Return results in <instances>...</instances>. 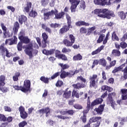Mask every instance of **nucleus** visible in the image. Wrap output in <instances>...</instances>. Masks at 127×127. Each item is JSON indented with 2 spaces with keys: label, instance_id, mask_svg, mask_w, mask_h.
<instances>
[{
  "label": "nucleus",
  "instance_id": "1",
  "mask_svg": "<svg viewBox=\"0 0 127 127\" xmlns=\"http://www.w3.org/2000/svg\"><path fill=\"white\" fill-rule=\"evenodd\" d=\"M92 12L97 15L99 17L102 18H108V19H111V16L115 17V13L114 12L109 10L108 9H95Z\"/></svg>",
  "mask_w": 127,
  "mask_h": 127
},
{
  "label": "nucleus",
  "instance_id": "2",
  "mask_svg": "<svg viewBox=\"0 0 127 127\" xmlns=\"http://www.w3.org/2000/svg\"><path fill=\"white\" fill-rule=\"evenodd\" d=\"M20 41L24 44H27L25 47L24 52L26 55L29 56V59H31L33 57V55H32L33 44H32V43H30V39H29L28 36H25L21 39Z\"/></svg>",
  "mask_w": 127,
  "mask_h": 127
},
{
  "label": "nucleus",
  "instance_id": "3",
  "mask_svg": "<svg viewBox=\"0 0 127 127\" xmlns=\"http://www.w3.org/2000/svg\"><path fill=\"white\" fill-rule=\"evenodd\" d=\"M4 85H5V76L1 75L0 76V91L2 93H6L8 91L7 87H4Z\"/></svg>",
  "mask_w": 127,
  "mask_h": 127
},
{
  "label": "nucleus",
  "instance_id": "4",
  "mask_svg": "<svg viewBox=\"0 0 127 127\" xmlns=\"http://www.w3.org/2000/svg\"><path fill=\"white\" fill-rule=\"evenodd\" d=\"M61 73V72H56L51 77V78L45 77V76H41L40 78V80L45 84H48L49 83V79L54 80V79L57 78L58 76L60 75Z\"/></svg>",
  "mask_w": 127,
  "mask_h": 127
},
{
  "label": "nucleus",
  "instance_id": "5",
  "mask_svg": "<svg viewBox=\"0 0 127 127\" xmlns=\"http://www.w3.org/2000/svg\"><path fill=\"white\" fill-rule=\"evenodd\" d=\"M31 85V82L28 79H26L24 81V84L22 87V92L23 93H27L30 91V86Z\"/></svg>",
  "mask_w": 127,
  "mask_h": 127
},
{
  "label": "nucleus",
  "instance_id": "6",
  "mask_svg": "<svg viewBox=\"0 0 127 127\" xmlns=\"http://www.w3.org/2000/svg\"><path fill=\"white\" fill-rule=\"evenodd\" d=\"M116 97V92L110 93L108 94V98L107 100V103L108 105H111L112 107L115 109V101L113 98Z\"/></svg>",
  "mask_w": 127,
  "mask_h": 127
},
{
  "label": "nucleus",
  "instance_id": "7",
  "mask_svg": "<svg viewBox=\"0 0 127 127\" xmlns=\"http://www.w3.org/2000/svg\"><path fill=\"white\" fill-rule=\"evenodd\" d=\"M38 113L41 116H43L44 114H46V117L47 118L51 114V109L50 108L47 107L38 110Z\"/></svg>",
  "mask_w": 127,
  "mask_h": 127
},
{
  "label": "nucleus",
  "instance_id": "8",
  "mask_svg": "<svg viewBox=\"0 0 127 127\" xmlns=\"http://www.w3.org/2000/svg\"><path fill=\"white\" fill-rule=\"evenodd\" d=\"M94 3L97 5H110V0H94Z\"/></svg>",
  "mask_w": 127,
  "mask_h": 127
},
{
  "label": "nucleus",
  "instance_id": "9",
  "mask_svg": "<svg viewBox=\"0 0 127 127\" xmlns=\"http://www.w3.org/2000/svg\"><path fill=\"white\" fill-rule=\"evenodd\" d=\"M71 4L70 9L71 12H75V9L77 8V6L80 3V0H69Z\"/></svg>",
  "mask_w": 127,
  "mask_h": 127
},
{
  "label": "nucleus",
  "instance_id": "10",
  "mask_svg": "<svg viewBox=\"0 0 127 127\" xmlns=\"http://www.w3.org/2000/svg\"><path fill=\"white\" fill-rule=\"evenodd\" d=\"M19 112H20V116L21 119L25 120L28 117V114L26 112L25 109L23 106L19 107Z\"/></svg>",
  "mask_w": 127,
  "mask_h": 127
},
{
  "label": "nucleus",
  "instance_id": "11",
  "mask_svg": "<svg viewBox=\"0 0 127 127\" xmlns=\"http://www.w3.org/2000/svg\"><path fill=\"white\" fill-rule=\"evenodd\" d=\"M1 27L3 30V38H8L10 37V33H9V31H7V28L5 26L4 24L3 23H1Z\"/></svg>",
  "mask_w": 127,
  "mask_h": 127
},
{
  "label": "nucleus",
  "instance_id": "12",
  "mask_svg": "<svg viewBox=\"0 0 127 127\" xmlns=\"http://www.w3.org/2000/svg\"><path fill=\"white\" fill-rule=\"evenodd\" d=\"M89 80H90V87H95L96 80V82H98V81H99V79H98V75L93 74L92 75V76H90Z\"/></svg>",
  "mask_w": 127,
  "mask_h": 127
},
{
  "label": "nucleus",
  "instance_id": "13",
  "mask_svg": "<svg viewBox=\"0 0 127 127\" xmlns=\"http://www.w3.org/2000/svg\"><path fill=\"white\" fill-rule=\"evenodd\" d=\"M13 38H12L11 39H6L5 41V45H7L8 41H10L9 43V45H13V44H16L17 43V38L16 36H13Z\"/></svg>",
  "mask_w": 127,
  "mask_h": 127
},
{
  "label": "nucleus",
  "instance_id": "14",
  "mask_svg": "<svg viewBox=\"0 0 127 127\" xmlns=\"http://www.w3.org/2000/svg\"><path fill=\"white\" fill-rule=\"evenodd\" d=\"M105 107V105H100L98 108H96L94 110L93 112V115H102L103 114V112L104 111V107Z\"/></svg>",
  "mask_w": 127,
  "mask_h": 127
},
{
  "label": "nucleus",
  "instance_id": "15",
  "mask_svg": "<svg viewBox=\"0 0 127 127\" xmlns=\"http://www.w3.org/2000/svg\"><path fill=\"white\" fill-rule=\"evenodd\" d=\"M120 93L122 94V100L126 101L124 103L125 105H127V89H122Z\"/></svg>",
  "mask_w": 127,
  "mask_h": 127
},
{
  "label": "nucleus",
  "instance_id": "16",
  "mask_svg": "<svg viewBox=\"0 0 127 127\" xmlns=\"http://www.w3.org/2000/svg\"><path fill=\"white\" fill-rule=\"evenodd\" d=\"M54 15V11L52 10L51 11H49L46 13H44V20H48L50 19L51 16Z\"/></svg>",
  "mask_w": 127,
  "mask_h": 127
},
{
  "label": "nucleus",
  "instance_id": "17",
  "mask_svg": "<svg viewBox=\"0 0 127 127\" xmlns=\"http://www.w3.org/2000/svg\"><path fill=\"white\" fill-rule=\"evenodd\" d=\"M0 50H1L0 53L1 56H2L3 59H5V53L8 50L7 48L4 47V43H2L0 45Z\"/></svg>",
  "mask_w": 127,
  "mask_h": 127
},
{
  "label": "nucleus",
  "instance_id": "18",
  "mask_svg": "<svg viewBox=\"0 0 127 127\" xmlns=\"http://www.w3.org/2000/svg\"><path fill=\"white\" fill-rule=\"evenodd\" d=\"M66 20L67 22V26H65L64 28V32H66V31H68L69 29H70V26H71V23H72L71 21V17H69L68 16V15H66Z\"/></svg>",
  "mask_w": 127,
  "mask_h": 127
},
{
  "label": "nucleus",
  "instance_id": "19",
  "mask_svg": "<svg viewBox=\"0 0 127 127\" xmlns=\"http://www.w3.org/2000/svg\"><path fill=\"white\" fill-rule=\"evenodd\" d=\"M55 52V49H50V50L44 49L42 51L43 54L46 55V56H49V55H53Z\"/></svg>",
  "mask_w": 127,
  "mask_h": 127
},
{
  "label": "nucleus",
  "instance_id": "20",
  "mask_svg": "<svg viewBox=\"0 0 127 127\" xmlns=\"http://www.w3.org/2000/svg\"><path fill=\"white\" fill-rule=\"evenodd\" d=\"M19 27H20L19 25V23L18 22L16 21L14 23L13 27V31L14 32V34L16 35L17 34V32H18V29H19Z\"/></svg>",
  "mask_w": 127,
  "mask_h": 127
},
{
  "label": "nucleus",
  "instance_id": "21",
  "mask_svg": "<svg viewBox=\"0 0 127 127\" xmlns=\"http://www.w3.org/2000/svg\"><path fill=\"white\" fill-rule=\"evenodd\" d=\"M18 21L20 24L21 25L24 23H25L27 21V17L24 15H21L18 17Z\"/></svg>",
  "mask_w": 127,
  "mask_h": 127
},
{
  "label": "nucleus",
  "instance_id": "22",
  "mask_svg": "<svg viewBox=\"0 0 127 127\" xmlns=\"http://www.w3.org/2000/svg\"><path fill=\"white\" fill-rule=\"evenodd\" d=\"M31 6H32V3L31 2H27L26 4V6H25L24 8L23 11L24 12H27L28 13L30 10V8H31Z\"/></svg>",
  "mask_w": 127,
  "mask_h": 127
},
{
  "label": "nucleus",
  "instance_id": "23",
  "mask_svg": "<svg viewBox=\"0 0 127 127\" xmlns=\"http://www.w3.org/2000/svg\"><path fill=\"white\" fill-rule=\"evenodd\" d=\"M77 73H79V70H76L75 72H73L72 71L68 72H64V77H72L73 75L76 74Z\"/></svg>",
  "mask_w": 127,
  "mask_h": 127
},
{
  "label": "nucleus",
  "instance_id": "24",
  "mask_svg": "<svg viewBox=\"0 0 127 127\" xmlns=\"http://www.w3.org/2000/svg\"><path fill=\"white\" fill-rule=\"evenodd\" d=\"M55 54L56 57H57V58H59L60 59H62L63 60H64V59L63 58V57H64V55L61 54V52H60V51L58 50H56L55 51Z\"/></svg>",
  "mask_w": 127,
  "mask_h": 127
},
{
  "label": "nucleus",
  "instance_id": "25",
  "mask_svg": "<svg viewBox=\"0 0 127 127\" xmlns=\"http://www.w3.org/2000/svg\"><path fill=\"white\" fill-rule=\"evenodd\" d=\"M75 25L77 26H89L90 25V24L89 23H86V22L84 21H79L75 23Z\"/></svg>",
  "mask_w": 127,
  "mask_h": 127
},
{
  "label": "nucleus",
  "instance_id": "26",
  "mask_svg": "<svg viewBox=\"0 0 127 127\" xmlns=\"http://www.w3.org/2000/svg\"><path fill=\"white\" fill-rule=\"evenodd\" d=\"M125 66L126 64H123L119 67H115L114 70L112 71V73H115L119 72V71H121V70L123 69L124 67H125Z\"/></svg>",
  "mask_w": 127,
  "mask_h": 127
},
{
  "label": "nucleus",
  "instance_id": "27",
  "mask_svg": "<svg viewBox=\"0 0 127 127\" xmlns=\"http://www.w3.org/2000/svg\"><path fill=\"white\" fill-rule=\"evenodd\" d=\"M54 14L55 15V18L57 19H59V18H62V16L64 14V12L58 13V10H56L54 11Z\"/></svg>",
  "mask_w": 127,
  "mask_h": 127
},
{
  "label": "nucleus",
  "instance_id": "28",
  "mask_svg": "<svg viewBox=\"0 0 127 127\" xmlns=\"http://www.w3.org/2000/svg\"><path fill=\"white\" fill-rule=\"evenodd\" d=\"M72 86L75 89H81V88H84V87H86V85L84 83H78L72 85Z\"/></svg>",
  "mask_w": 127,
  "mask_h": 127
},
{
  "label": "nucleus",
  "instance_id": "29",
  "mask_svg": "<svg viewBox=\"0 0 127 127\" xmlns=\"http://www.w3.org/2000/svg\"><path fill=\"white\" fill-rule=\"evenodd\" d=\"M104 101L102 98H97L94 102H92L91 106H96V105H99V104H102V102Z\"/></svg>",
  "mask_w": 127,
  "mask_h": 127
},
{
  "label": "nucleus",
  "instance_id": "30",
  "mask_svg": "<svg viewBox=\"0 0 127 127\" xmlns=\"http://www.w3.org/2000/svg\"><path fill=\"white\" fill-rule=\"evenodd\" d=\"M104 47L105 46L103 45L99 47L97 50L92 52L91 53L92 55H96V54H98V53H100L101 51H102V50L104 49Z\"/></svg>",
  "mask_w": 127,
  "mask_h": 127
},
{
  "label": "nucleus",
  "instance_id": "31",
  "mask_svg": "<svg viewBox=\"0 0 127 127\" xmlns=\"http://www.w3.org/2000/svg\"><path fill=\"white\" fill-rule=\"evenodd\" d=\"M127 12L125 13L123 11H121L118 12L119 16L121 18V19H126L127 17Z\"/></svg>",
  "mask_w": 127,
  "mask_h": 127
},
{
  "label": "nucleus",
  "instance_id": "32",
  "mask_svg": "<svg viewBox=\"0 0 127 127\" xmlns=\"http://www.w3.org/2000/svg\"><path fill=\"white\" fill-rule=\"evenodd\" d=\"M112 54L113 56L119 57L121 56V52L118 50H113L112 51Z\"/></svg>",
  "mask_w": 127,
  "mask_h": 127
},
{
  "label": "nucleus",
  "instance_id": "33",
  "mask_svg": "<svg viewBox=\"0 0 127 127\" xmlns=\"http://www.w3.org/2000/svg\"><path fill=\"white\" fill-rule=\"evenodd\" d=\"M101 117H93L90 119L89 120V124H92V123H95L96 122H100L99 121L101 120Z\"/></svg>",
  "mask_w": 127,
  "mask_h": 127
},
{
  "label": "nucleus",
  "instance_id": "34",
  "mask_svg": "<svg viewBox=\"0 0 127 127\" xmlns=\"http://www.w3.org/2000/svg\"><path fill=\"white\" fill-rule=\"evenodd\" d=\"M19 76H20V72H16L14 73V75L13 76V80L14 82H16L18 80Z\"/></svg>",
  "mask_w": 127,
  "mask_h": 127
},
{
  "label": "nucleus",
  "instance_id": "35",
  "mask_svg": "<svg viewBox=\"0 0 127 127\" xmlns=\"http://www.w3.org/2000/svg\"><path fill=\"white\" fill-rule=\"evenodd\" d=\"M49 43H50V42L49 41H45L42 40L41 47L42 48H45L47 47V44H49Z\"/></svg>",
  "mask_w": 127,
  "mask_h": 127
},
{
  "label": "nucleus",
  "instance_id": "36",
  "mask_svg": "<svg viewBox=\"0 0 127 127\" xmlns=\"http://www.w3.org/2000/svg\"><path fill=\"white\" fill-rule=\"evenodd\" d=\"M29 16H30L31 17H35L36 16H37V12H36L35 10H33V9H32L29 13Z\"/></svg>",
  "mask_w": 127,
  "mask_h": 127
},
{
  "label": "nucleus",
  "instance_id": "37",
  "mask_svg": "<svg viewBox=\"0 0 127 127\" xmlns=\"http://www.w3.org/2000/svg\"><path fill=\"white\" fill-rule=\"evenodd\" d=\"M83 57L81 56V55L80 54H78V55L74 56L73 58V59L74 61H78L80 60H82Z\"/></svg>",
  "mask_w": 127,
  "mask_h": 127
},
{
  "label": "nucleus",
  "instance_id": "38",
  "mask_svg": "<svg viewBox=\"0 0 127 127\" xmlns=\"http://www.w3.org/2000/svg\"><path fill=\"white\" fill-rule=\"evenodd\" d=\"M64 44L65 46H67V47H69L72 46V45H73V43L69 41V40H64Z\"/></svg>",
  "mask_w": 127,
  "mask_h": 127
},
{
  "label": "nucleus",
  "instance_id": "39",
  "mask_svg": "<svg viewBox=\"0 0 127 127\" xmlns=\"http://www.w3.org/2000/svg\"><path fill=\"white\" fill-rule=\"evenodd\" d=\"M25 36V32L23 30H21L18 34V38L20 40Z\"/></svg>",
  "mask_w": 127,
  "mask_h": 127
},
{
  "label": "nucleus",
  "instance_id": "40",
  "mask_svg": "<svg viewBox=\"0 0 127 127\" xmlns=\"http://www.w3.org/2000/svg\"><path fill=\"white\" fill-rule=\"evenodd\" d=\"M60 66L62 67L61 69V78L62 79H63L64 78V65H63V64H59Z\"/></svg>",
  "mask_w": 127,
  "mask_h": 127
},
{
  "label": "nucleus",
  "instance_id": "41",
  "mask_svg": "<svg viewBox=\"0 0 127 127\" xmlns=\"http://www.w3.org/2000/svg\"><path fill=\"white\" fill-rule=\"evenodd\" d=\"M99 64L102 65L104 67H106L107 65V61H106V60L104 59H101L99 60Z\"/></svg>",
  "mask_w": 127,
  "mask_h": 127
},
{
  "label": "nucleus",
  "instance_id": "42",
  "mask_svg": "<svg viewBox=\"0 0 127 127\" xmlns=\"http://www.w3.org/2000/svg\"><path fill=\"white\" fill-rule=\"evenodd\" d=\"M69 10H70V8L69 7H65L64 10V14L65 15L66 19H67V15L69 17H71L69 15Z\"/></svg>",
  "mask_w": 127,
  "mask_h": 127
},
{
  "label": "nucleus",
  "instance_id": "43",
  "mask_svg": "<svg viewBox=\"0 0 127 127\" xmlns=\"http://www.w3.org/2000/svg\"><path fill=\"white\" fill-rule=\"evenodd\" d=\"M112 40H113L114 41H115V40H116L117 41H119V40H120V39H119V37H118V36H117V35L116 34V32H114L112 33Z\"/></svg>",
  "mask_w": 127,
  "mask_h": 127
},
{
  "label": "nucleus",
  "instance_id": "44",
  "mask_svg": "<svg viewBox=\"0 0 127 127\" xmlns=\"http://www.w3.org/2000/svg\"><path fill=\"white\" fill-rule=\"evenodd\" d=\"M50 0H41V4L42 6H46L49 3Z\"/></svg>",
  "mask_w": 127,
  "mask_h": 127
},
{
  "label": "nucleus",
  "instance_id": "45",
  "mask_svg": "<svg viewBox=\"0 0 127 127\" xmlns=\"http://www.w3.org/2000/svg\"><path fill=\"white\" fill-rule=\"evenodd\" d=\"M105 39V34L100 35L99 39L97 40V43H101Z\"/></svg>",
  "mask_w": 127,
  "mask_h": 127
},
{
  "label": "nucleus",
  "instance_id": "46",
  "mask_svg": "<svg viewBox=\"0 0 127 127\" xmlns=\"http://www.w3.org/2000/svg\"><path fill=\"white\" fill-rule=\"evenodd\" d=\"M26 126H27V122L26 121H23L18 124L19 127H24Z\"/></svg>",
  "mask_w": 127,
  "mask_h": 127
},
{
  "label": "nucleus",
  "instance_id": "47",
  "mask_svg": "<svg viewBox=\"0 0 127 127\" xmlns=\"http://www.w3.org/2000/svg\"><path fill=\"white\" fill-rule=\"evenodd\" d=\"M97 28L95 27V26H93V27H92L91 28H89L88 29V33H87V34L88 35H90V34L93 32V31H94V30H96V29Z\"/></svg>",
  "mask_w": 127,
  "mask_h": 127
},
{
  "label": "nucleus",
  "instance_id": "48",
  "mask_svg": "<svg viewBox=\"0 0 127 127\" xmlns=\"http://www.w3.org/2000/svg\"><path fill=\"white\" fill-rule=\"evenodd\" d=\"M72 97L74 98V97H76L77 99H79V93L75 90H73L72 92Z\"/></svg>",
  "mask_w": 127,
  "mask_h": 127
},
{
  "label": "nucleus",
  "instance_id": "49",
  "mask_svg": "<svg viewBox=\"0 0 127 127\" xmlns=\"http://www.w3.org/2000/svg\"><path fill=\"white\" fill-rule=\"evenodd\" d=\"M69 38L70 40V42H72L73 44H74V43H75V40L76 39L75 38V36H74V35H73L72 34H69Z\"/></svg>",
  "mask_w": 127,
  "mask_h": 127
},
{
  "label": "nucleus",
  "instance_id": "50",
  "mask_svg": "<svg viewBox=\"0 0 127 127\" xmlns=\"http://www.w3.org/2000/svg\"><path fill=\"white\" fill-rule=\"evenodd\" d=\"M42 37L43 38L42 40L48 41V35L45 32H44L42 34Z\"/></svg>",
  "mask_w": 127,
  "mask_h": 127
},
{
  "label": "nucleus",
  "instance_id": "51",
  "mask_svg": "<svg viewBox=\"0 0 127 127\" xmlns=\"http://www.w3.org/2000/svg\"><path fill=\"white\" fill-rule=\"evenodd\" d=\"M17 50L18 51L22 50V42H19L17 45Z\"/></svg>",
  "mask_w": 127,
  "mask_h": 127
},
{
  "label": "nucleus",
  "instance_id": "52",
  "mask_svg": "<svg viewBox=\"0 0 127 127\" xmlns=\"http://www.w3.org/2000/svg\"><path fill=\"white\" fill-rule=\"evenodd\" d=\"M80 8L82 9H85L86 8L85 2L84 0H81L80 2Z\"/></svg>",
  "mask_w": 127,
  "mask_h": 127
},
{
  "label": "nucleus",
  "instance_id": "53",
  "mask_svg": "<svg viewBox=\"0 0 127 127\" xmlns=\"http://www.w3.org/2000/svg\"><path fill=\"white\" fill-rule=\"evenodd\" d=\"M0 122H6V117L3 114H0Z\"/></svg>",
  "mask_w": 127,
  "mask_h": 127
},
{
  "label": "nucleus",
  "instance_id": "54",
  "mask_svg": "<svg viewBox=\"0 0 127 127\" xmlns=\"http://www.w3.org/2000/svg\"><path fill=\"white\" fill-rule=\"evenodd\" d=\"M50 27H51L52 28H57V27H59V26H60V24H57V23H51L50 25Z\"/></svg>",
  "mask_w": 127,
  "mask_h": 127
},
{
  "label": "nucleus",
  "instance_id": "55",
  "mask_svg": "<svg viewBox=\"0 0 127 127\" xmlns=\"http://www.w3.org/2000/svg\"><path fill=\"white\" fill-rule=\"evenodd\" d=\"M14 89L15 90H16L17 91H21L22 92V86H19L18 85H14L13 86Z\"/></svg>",
  "mask_w": 127,
  "mask_h": 127
},
{
  "label": "nucleus",
  "instance_id": "56",
  "mask_svg": "<svg viewBox=\"0 0 127 127\" xmlns=\"http://www.w3.org/2000/svg\"><path fill=\"white\" fill-rule=\"evenodd\" d=\"M70 97H71L70 91H69L68 92L64 93V98H66V99H68V98H70Z\"/></svg>",
  "mask_w": 127,
  "mask_h": 127
},
{
  "label": "nucleus",
  "instance_id": "57",
  "mask_svg": "<svg viewBox=\"0 0 127 127\" xmlns=\"http://www.w3.org/2000/svg\"><path fill=\"white\" fill-rule=\"evenodd\" d=\"M77 79L78 81H81L84 83H86V82H87V80L85 78H84L82 76L77 77Z\"/></svg>",
  "mask_w": 127,
  "mask_h": 127
},
{
  "label": "nucleus",
  "instance_id": "58",
  "mask_svg": "<svg viewBox=\"0 0 127 127\" xmlns=\"http://www.w3.org/2000/svg\"><path fill=\"white\" fill-rule=\"evenodd\" d=\"M63 85V81L58 80L56 83V87H61Z\"/></svg>",
  "mask_w": 127,
  "mask_h": 127
},
{
  "label": "nucleus",
  "instance_id": "59",
  "mask_svg": "<svg viewBox=\"0 0 127 127\" xmlns=\"http://www.w3.org/2000/svg\"><path fill=\"white\" fill-rule=\"evenodd\" d=\"M120 46L121 47H122V48H124V49L127 48V44L126 42H125V41H123L122 43H121Z\"/></svg>",
  "mask_w": 127,
  "mask_h": 127
},
{
  "label": "nucleus",
  "instance_id": "60",
  "mask_svg": "<svg viewBox=\"0 0 127 127\" xmlns=\"http://www.w3.org/2000/svg\"><path fill=\"white\" fill-rule=\"evenodd\" d=\"M73 107L77 110H82V109H83V107L79 104H75Z\"/></svg>",
  "mask_w": 127,
  "mask_h": 127
},
{
  "label": "nucleus",
  "instance_id": "61",
  "mask_svg": "<svg viewBox=\"0 0 127 127\" xmlns=\"http://www.w3.org/2000/svg\"><path fill=\"white\" fill-rule=\"evenodd\" d=\"M5 56L6 57H7V58H10V57L12 56V54H11V53H9L8 50L5 53Z\"/></svg>",
  "mask_w": 127,
  "mask_h": 127
},
{
  "label": "nucleus",
  "instance_id": "62",
  "mask_svg": "<svg viewBox=\"0 0 127 127\" xmlns=\"http://www.w3.org/2000/svg\"><path fill=\"white\" fill-rule=\"evenodd\" d=\"M127 118H121L120 119V124H121L122 125H123L124 124V123H126V122H127Z\"/></svg>",
  "mask_w": 127,
  "mask_h": 127
},
{
  "label": "nucleus",
  "instance_id": "63",
  "mask_svg": "<svg viewBox=\"0 0 127 127\" xmlns=\"http://www.w3.org/2000/svg\"><path fill=\"white\" fill-rule=\"evenodd\" d=\"M4 110L5 112H11V108H10V107L8 106H4Z\"/></svg>",
  "mask_w": 127,
  "mask_h": 127
},
{
  "label": "nucleus",
  "instance_id": "64",
  "mask_svg": "<svg viewBox=\"0 0 127 127\" xmlns=\"http://www.w3.org/2000/svg\"><path fill=\"white\" fill-rule=\"evenodd\" d=\"M127 39V33H126L121 39V41H125Z\"/></svg>",
  "mask_w": 127,
  "mask_h": 127
}]
</instances>
